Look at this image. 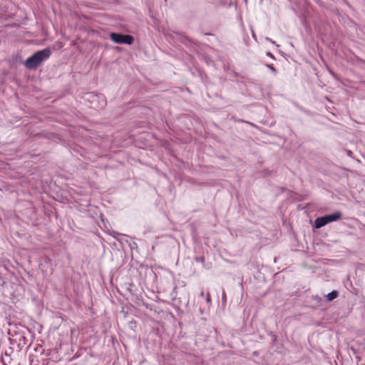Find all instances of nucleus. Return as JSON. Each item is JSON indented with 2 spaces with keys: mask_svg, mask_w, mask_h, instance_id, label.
<instances>
[{
  "mask_svg": "<svg viewBox=\"0 0 365 365\" xmlns=\"http://www.w3.org/2000/svg\"><path fill=\"white\" fill-rule=\"evenodd\" d=\"M268 67L269 68V69H270L272 71H273V72H274V73L276 72V68H275L273 66L269 65V66H268Z\"/></svg>",
  "mask_w": 365,
  "mask_h": 365,
  "instance_id": "obj_6",
  "label": "nucleus"
},
{
  "mask_svg": "<svg viewBox=\"0 0 365 365\" xmlns=\"http://www.w3.org/2000/svg\"><path fill=\"white\" fill-rule=\"evenodd\" d=\"M324 217L327 221V224H328L341 220V214L339 212H335L330 215H325Z\"/></svg>",
  "mask_w": 365,
  "mask_h": 365,
  "instance_id": "obj_3",
  "label": "nucleus"
},
{
  "mask_svg": "<svg viewBox=\"0 0 365 365\" xmlns=\"http://www.w3.org/2000/svg\"><path fill=\"white\" fill-rule=\"evenodd\" d=\"M51 50L45 48L36 52L32 56L28 58L24 63L25 66L29 69L36 68L43 61L48 59L51 56Z\"/></svg>",
  "mask_w": 365,
  "mask_h": 365,
  "instance_id": "obj_1",
  "label": "nucleus"
},
{
  "mask_svg": "<svg viewBox=\"0 0 365 365\" xmlns=\"http://www.w3.org/2000/svg\"><path fill=\"white\" fill-rule=\"evenodd\" d=\"M200 296H201L202 297H203L205 296L204 292H200Z\"/></svg>",
  "mask_w": 365,
  "mask_h": 365,
  "instance_id": "obj_8",
  "label": "nucleus"
},
{
  "mask_svg": "<svg viewBox=\"0 0 365 365\" xmlns=\"http://www.w3.org/2000/svg\"><path fill=\"white\" fill-rule=\"evenodd\" d=\"M326 225L327 224L324 216L317 217L314 221V227L317 229L321 228Z\"/></svg>",
  "mask_w": 365,
  "mask_h": 365,
  "instance_id": "obj_4",
  "label": "nucleus"
},
{
  "mask_svg": "<svg viewBox=\"0 0 365 365\" xmlns=\"http://www.w3.org/2000/svg\"><path fill=\"white\" fill-rule=\"evenodd\" d=\"M110 39L116 43H125L131 45L133 42V37L130 35H123L117 33H111Z\"/></svg>",
  "mask_w": 365,
  "mask_h": 365,
  "instance_id": "obj_2",
  "label": "nucleus"
},
{
  "mask_svg": "<svg viewBox=\"0 0 365 365\" xmlns=\"http://www.w3.org/2000/svg\"><path fill=\"white\" fill-rule=\"evenodd\" d=\"M206 300L207 302H210V294L209 293L207 294V296H206Z\"/></svg>",
  "mask_w": 365,
  "mask_h": 365,
  "instance_id": "obj_7",
  "label": "nucleus"
},
{
  "mask_svg": "<svg viewBox=\"0 0 365 365\" xmlns=\"http://www.w3.org/2000/svg\"><path fill=\"white\" fill-rule=\"evenodd\" d=\"M337 297H338V292L332 291L331 292L329 293L327 295V301H332L333 299H336Z\"/></svg>",
  "mask_w": 365,
  "mask_h": 365,
  "instance_id": "obj_5",
  "label": "nucleus"
}]
</instances>
